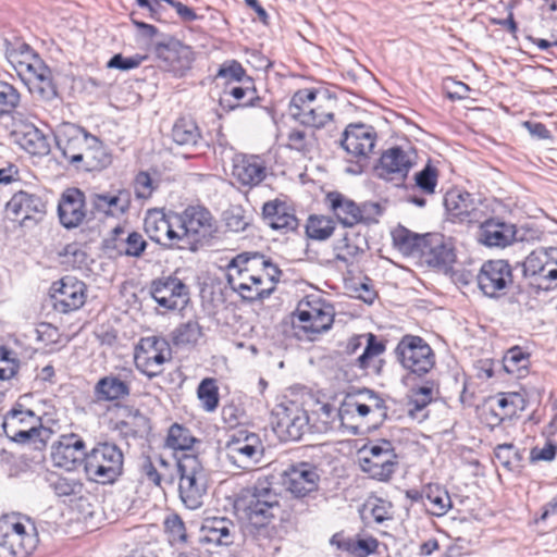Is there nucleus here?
I'll return each instance as SVG.
<instances>
[{
    "label": "nucleus",
    "mask_w": 557,
    "mask_h": 557,
    "mask_svg": "<svg viewBox=\"0 0 557 557\" xmlns=\"http://www.w3.org/2000/svg\"><path fill=\"white\" fill-rule=\"evenodd\" d=\"M171 358L172 350L168 341L149 336L140 339L135 354V363L143 373L151 379L162 372L161 367Z\"/></svg>",
    "instance_id": "15"
},
{
    "label": "nucleus",
    "mask_w": 557,
    "mask_h": 557,
    "mask_svg": "<svg viewBox=\"0 0 557 557\" xmlns=\"http://www.w3.org/2000/svg\"><path fill=\"white\" fill-rule=\"evenodd\" d=\"M197 396L206 412L215 411L220 403L216 381L212 377L203 379L197 387Z\"/></svg>",
    "instance_id": "48"
},
{
    "label": "nucleus",
    "mask_w": 557,
    "mask_h": 557,
    "mask_svg": "<svg viewBox=\"0 0 557 557\" xmlns=\"http://www.w3.org/2000/svg\"><path fill=\"white\" fill-rule=\"evenodd\" d=\"M164 528L172 544L185 543L187 541L186 528L178 515L173 513L166 517Z\"/></svg>",
    "instance_id": "61"
},
{
    "label": "nucleus",
    "mask_w": 557,
    "mask_h": 557,
    "mask_svg": "<svg viewBox=\"0 0 557 557\" xmlns=\"http://www.w3.org/2000/svg\"><path fill=\"white\" fill-rule=\"evenodd\" d=\"M5 210L12 220L25 223L40 219L45 214L46 205L36 194L20 190L8 201Z\"/></svg>",
    "instance_id": "28"
},
{
    "label": "nucleus",
    "mask_w": 557,
    "mask_h": 557,
    "mask_svg": "<svg viewBox=\"0 0 557 557\" xmlns=\"http://www.w3.org/2000/svg\"><path fill=\"white\" fill-rule=\"evenodd\" d=\"M335 310L333 305L319 296L310 295L301 299L296 308L295 318L297 327L304 332L308 339L331 329Z\"/></svg>",
    "instance_id": "6"
},
{
    "label": "nucleus",
    "mask_w": 557,
    "mask_h": 557,
    "mask_svg": "<svg viewBox=\"0 0 557 557\" xmlns=\"http://www.w3.org/2000/svg\"><path fill=\"white\" fill-rule=\"evenodd\" d=\"M529 366V354L515 346L507 350L503 358V367L507 373L520 375Z\"/></svg>",
    "instance_id": "53"
},
{
    "label": "nucleus",
    "mask_w": 557,
    "mask_h": 557,
    "mask_svg": "<svg viewBox=\"0 0 557 557\" xmlns=\"http://www.w3.org/2000/svg\"><path fill=\"white\" fill-rule=\"evenodd\" d=\"M18 368L14 352L8 347H0V380L11 379Z\"/></svg>",
    "instance_id": "64"
},
{
    "label": "nucleus",
    "mask_w": 557,
    "mask_h": 557,
    "mask_svg": "<svg viewBox=\"0 0 557 557\" xmlns=\"http://www.w3.org/2000/svg\"><path fill=\"white\" fill-rule=\"evenodd\" d=\"M201 336V327L197 321H187L178 325L173 332V342L175 345L196 344Z\"/></svg>",
    "instance_id": "56"
},
{
    "label": "nucleus",
    "mask_w": 557,
    "mask_h": 557,
    "mask_svg": "<svg viewBox=\"0 0 557 557\" xmlns=\"http://www.w3.org/2000/svg\"><path fill=\"white\" fill-rule=\"evenodd\" d=\"M154 53L166 71L180 76L189 70L194 62L191 48L173 37L156 42Z\"/></svg>",
    "instance_id": "19"
},
{
    "label": "nucleus",
    "mask_w": 557,
    "mask_h": 557,
    "mask_svg": "<svg viewBox=\"0 0 557 557\" xmlns=\"http://www.w3.org/2000/svg\"><path fill=\"white\" fill-rule=\"evenodd\" d=\"M426 500L432 505V513L441 517L444 516L451 507V499L446 490L440 485H428L424 488Z\"/></svg>",
    "instance_id": "49"
},
{
    "label": "nucleus",
    "mask_w": 557,
    "mask_h": 557,
    "mask_svg": "<svg viewBox=\"0 0 557 557\" xmlns=\"http://www.w3.org/2000/svg\"><path fill=\"white\" fill-rule=\"evenodd\" d=\"M377 135L371 125L367 124H349L341 139V147L352 158L356 163L347 168V172L351 174H360L363 169L362 161H366L373 151L376 144Z\"/></svg>",
    "instance_id": "12"
},
{
    "label": "nucleus",
    "mask_w": 557,
    "mask_h": 557,
    "mask_svg": "<svg viewBox=\"0 0 557 557\" xmlns=\"http://www.w3.org/2000/svg\"><path fill=\"white\" fill-rule=\"evenodd\" d=\"M278 504V494L270 479L258 478L248 488L245 511L249 523L256 528L264 527L274 517Z\"/></svg>",
    "instance_id": "10"
},
{
    "label": "nucleus",
    "mask_w": 557,
    "mask_h": 557,
    "mask_svg": "<svg viewBox=\"0 0 557 557\" xmlns=\"http://www.w3.org/2000/svg\"><path fill=\"white\" fill-rule=\"evenodd\" d=\"M150 294L157 304L166 310L182 309L189 301L188 286L175 275L153 280Z\"/></svg>",
    "instance_id": "17"
},
{
    "label": "nucleus",
    "mask_w": 557,
    "mask_h": 557,
    "mask_svg": "<svg viewBox=\"0 0 557 557\" xmlns=\"http://www.w3.org/2000/svg\"><path fill=\"white\" fill-rule=\"evenodd\" d=\"M317 101V91L313 89H300L296 91L289 102V114L297 120L296 113L305 112Z\"/></svg>",
    "instance_id": "58"
},
{
    "label": "nucleus",
    "mask_w": 557,
    "mask_h": 557,
    "mask_svg": "<svg viewBox=\"0 0 557 557\" xmlns=\"http://www.w3.org/2000/svg\"><path fill=\"white\" fill-rule=\"evenodd\" d=\"M113 248L119 255L139 258L147 248V242L137 232H126L123 227L116 226L112 231L110 239Z\"/></svg>",
    "instance_id": "38"
},
{
    "label": "nucleus",
    "mask_w": 557,
    "mask_h": 557,
    "mask_svg": "<svg viewBox=\"0 0 557 557\" xmlns=\"http://www.w3.org/2000/svg\"><path fill=\"white\" fill-rule=\"evenodd\" d=\"M338 418L342 423L348 419L368 420L374 425L387 418L385 399L369 388L358 389L345 396L338 408Z\"/></svg>",
    "instance_id": "4"
},
{
    "label": "nucleus",
    "mask_w": 557,
    "mask_h": 557,
    "mask_svg": "<svg viewBox=\"0 0 557 557\" xmlns=\"http://www.w3.org/2000/svg\"><path fill=\"white\" fill-rule=\"evenodd\" d=\"M86 205V196L81 189H65L58 205L60 223L69 230L79 226L87 216Z\"/></svg>",
    "instance_id": "26"
},
{
    "label": "nucleus",
    "mask_w": 557,
    "mask_h": 557,
    "mask_svg": "<svg viewBox=\"0 0 557 557\" xmlns=\"http://www.w3.org/2000/svg\"><path fill=\"white\" fill-rule=\"evenodd\" d=\"M225 96L233 97L234 100L237 101L236 104H230L231 110H235L240 107H250L253 106V101L258 100L259 97L256 95L257 91L252 86V81L247 77L244 82L243 86H233L228 90H225Z\"/></svg>",
    "instance_id": "50"
},
{
    "label": "nucleus",
    "mask_w": 557,
    "mask_h": 557,
    "mask_svg": "<svg viewBox=\"0 0 557 557\" xmlns=\"http://www.w3.org/2000/svg\"><path fill=\"white\" fill-rule=\"evenodd\" d=\"M173 219L174 216L166 215L162 210H149L144 221L145 232L151 240L160 245L184 249L183 236L175 230Z\"/></svg>",
    "instance_id": "20"
},
{
    "label": "nucleus",
    "mask_w": 557,
    "mask_h": 557,
    "mask_svg": "<svg viewBox=\"0 0 557 557\" xmlns=\"http://www.w3.org/2000/svg\"><path fill=\"white\" fill-rule=\"evenodd\" d=\"M262 214L265 222L273 230L289 232L298 227V219L294 213V209L278 199L265 202L262 208Z\"/></svg>",
    "instance_id": "34"
},
{
    "label": "nucleus",
    "mask_w": 557,
    "mask_h": 557,
    "mask_svg": "<svg viewBox=\"0 0 557 557\" xmlns=\"http://www.w3.org/2000/svg\"><path fill=\"white\" fill-rule=\"evenodd\" d=\"M413 165L411 151L395 146L383 151L374 170L377 177L389 182H403Z\"/></svg>",
    "instance_id": "21"
},
{
    "label": "nucleus",
    "mask_w": 557,
    "mask_h": 557,
    "mask_svg": "<svg viewBox=\"0 0 557 557\" xmlns=\"http://www.w3.org/2000/svg\"><path fill=\"white\" fill-rule=\"evenodd\" d=\"M29 395H23L4 416L3 431L8 437L17 443L35 440L46 432L41 419L32 409L26 407Z\"/></svg>",
    "instance_id": "8"
},
{
    "label": "nucleus",
    "mask_w": 557,
    "mask_h": 557,
    "mask_svg": "<svg viewBox=\"0 0 557 557\" xmlns=\"http://www.w3.org/2000/svg\"><path fill=\"white\" fill-rule=\"evenodd\" d=\"M517 239V227L512 223L492 218L480 225L479 240L486 247L505 248Z\"/></svg>",
    "instance_id": "29"
},
{
    "label": "nucleus",
    "mask_w": 557,
    "mask_h": 557,
    "mask_svg": "<svg viewBox=\"0 0 557 557\" xmlns=\"http://www.w3.org/2000/svg\"><path fill=\"white\" fill-rule=\"evenodd\" d=\"M416 185L424 194L432 195L437 185V171L434 166L428 164L423 170L418 172L414 176Z\"/></svg>",
    "instance_id": "62"
},
{
    "label": "nucleus",
    "mask_w": 557,
    "mask_h": 557,
    "mask_svg": "<svg viewBox=\"0 0 557 557\" xmlns=\"http://www.w3.org/2000/svg\"><path fill=\"white\" fill-rule=\"evenodd\" d=\"M300 124L312 128H322L333 120V112L325 110L322 104L313 103L305 112L296 113Z\"/></svg>",
    "instance_id": "45"
},
{
    "label": "nucleus",
    "mask_w": 557,
    "mask_h": 557,
    "mask_svg": "<svg viewBox=\"0 0 557 557\" xmlns=\"http://www.w3.org/2000/svg\"><path fill=\"white\" fill-rule=\"evenodd\" d=\"M420 258L430 267L448 269L456 260L451 239L442 234H426Z\"/></svg>",
    "instance_id": "27"
},
{
    "label": "nucleus",
    "mask_w": 557,
    "mask_h": 557,
    "mask_svg": "<svg viewBox=\"0 0 557 557\" xmlns=\"http://www.w3.org/2000/svg\"><path fill=\"white\" fill-rule=\"evenodd\" d=\"M51 304L55 311L70 313L86 301V285L73 276H64L51 287Z\"/></svg>",
    "instance_id": "18"
},
{
    "label": "nucleus",
    "mask_w": 557,
    "mask_h": 557,
    "mask_svg": "<svg viewBox=\"0 0 557 557\" xmlns=\"http://www.w3.org/2000/svg\"><path fill=\"white\" fill-rule=\"evenodd\" d=\"M112 162V157L103 143L96 136L90 134L88 143L85 146L82 161L77 169L85 171H100L109 166Z\"/></svg>",
    "instance_id": "36"
},
{
    "label": "nucleus",
    "mask_w": 557,
    "mask_h": 557,
    "mask_svg": "<svg viewBox=\"0 0 557 557\" xmlns=\"http://www.w3.org/2000/svg\"><path fill=\"white\" fill-rule=\"evenodd\" d=\"M21 95L11 84L0 81V117L11 114L20 104Z\"/></svg>",
    "instance_id": "54"
},
{
    "label": "nucleus",
    "mask_w": 557,
    "mask_h": 557,
    "mask_svg": "<svg viewBox=\"0 0 557 557\" xmlns=\"http://www.w3.org/2000/svg\"><path fill=\"white\" fill-rule=\"evenodd\" d=\"M395 245L400 251L410 256H421L422 248L426 242V235L413 234L401 227L393 233Z\"/></svg>",
    "instance_id": "44"
},
{
    "label": "nucleus",
    "mask_w": 557,
    "mask_h": 557,
    "mask_svg": "<svg viewBox=\"0 0 557 557\" xmlns=\"http://www.w3.org/2000/svg\"><path fill=\"white\" fill-rule=\"evenodd\" d=\"M318 421L311 422V431L314 433H326L334 428V421L338 418V409L325 404L314 412Z\"/></svg>",
    "instance_id": "57"
},
{
    "label": "nucleus",
    "mask_w": 557,
    "mask_h": 557,
    "mask_svg": "<svg viewBox=\"0 0 557 557\" xmlns=\"http://www.w3.org/2000/svg\"><path fill=\"white\" fill-rule=\"evenodd\" d=\"M89 137L90 134L83 127L65 123L59 128L55 143L62 156L77 169Z\"/></svg>",
    "instance_id": "24"
},
{
    "label": "nucleus",
    "mask_w": 557,
    "mask_h": 557,
    "mask_svg": "<svg viewBox=\"0 0 557 557\" xmlns=\"http://www.w3.org/2000/svg\"><path fill=\"white\" fill-rule=\"evenodd\" d=\"M201 541L219 546H230L236 536V525L223 517H213L205 520L201 527Z\"/></svg>",
    "instance_id": "33"
},
{
    "label": "nucleus",
    "mask_w": 557,
    "mask_h": 557,
    "mask_svg": "<svg viewBox=\"0 0 557 557\" xmlns=\"http://www.w3.org/2000/svg\"><path fill=\"white\" fill-rule=\"evenodd\" d=\"M397 361L410 375L421 377L435 366V354L420 336L407 334L395 348Z\"/></svg>",
    "instance_id": "7"
},
{
    "label": "nucleus",
    "mask_w": 557,
    "mask_h": 557,
    "mask_svg": "<svg viewBox=\"0 0 557 557\" xmlns=\"http://www.w3.org/2000/svg\"><path fill=\"white\" fill-rule=\"evenodd\" d=\"M444 205L453 219L469 224L478 222L475 200L470 193L460 189H451L446 193Z\"/></svg>",
    "instance_id": "32"
},
{
    "label": "nucleus",
    "mask_w": 557,
    "mask_h": 557,
    "mask_svg": "<svg viewBox=\"0 0 557 557\" xmlns=\"http://www.w3.org/2000/svg\"><path fill=\"white\" fill-rule=\"evenodd\" d=\"M20 146L34 156H46L50 151V144L46 135L33 124L24 125L16 133Z\"/></svg>",
    "instance_id": "41"
},
{
    "label": "nucleus",
    "mask_w": 557,
    "mask_h": 557,
    "mask_svg": "<svg viewBox=\"0 0 557 557\" xmlns=\"http://www.w3.org/2000/svg\"><path fill=\"white\" fill-rule=\"evenodd\" d=\"M38 536L29 518L17 513L0 518V546L15 557H27L36 548Z\"/></svg>",
    "instance_id": "3"
},
{
    "label": "nucleus",
    "mask_w": 557,
    "mask_h": 557,
    "mask_svg": "<svg viewBox=\"0 0 557 557\" xmlns=\"http://www.w3.org/2000/svg\"><path fill=\"white\" fill-rule=\"evenodd\" d=\"M549 259H557V248L540 249L531 252L523 262L524 274L539 277L543 264Z\"/></svg>",
    "instance_id": "52"
},
{
    "label": "nucleus",
    "mask_w": 557,
    "mask_h": 557,
    "mask_svg": "<svg viewBox=\"0 0 557 557\" xmlns=\"http://www.w3.org/2000/svg\"><path fill=\"white\" fill-rule=\"evenodd\" d=\"M178 493L184 506L195 510L202 506L208 487V475L199 458L183 454L177 460Z\"/></svg>",
    "instance_id": "2"
},
{
    "label": "nucleus",
    "mask_w": 557,
    "mask_h": 557,
    "mask_svg": "<svg viewBox=\"0 0 557 557\" xmlns=\"http://www.w3.org/2000/svg\"><path fill=\"white\" fill-rule=\"evenodd\" d=\"M335 231V222L325 215H310L306 224V234L314 240H325Z\"/></svg>",
    "instance_id": "46"
},
{
    "label": "nucleus",
    "mask_w": 557,
    "mask_h": 557,
    "mask_svg": "<svg viewBox=\"0 0 557 557\" xmlns=\"http://www.w3.org/2000/svg\"><path fill=\"white\" fill-rule=\"evenodd\" d=\"M327 208L336 216L337 221L347 227L358 224V203L339 191H330L325 196Z\"/></svg>",
    "instance_id": "37"
},
{
    "label": "nucleus",
    "mask_w": 557,
    "mask_h": 557,
    "mask_svg": "<svg viewBox=\"0 0 557 557\" xmlns=\"http://www.w3.org/2000/svg\"><path fill=\"white\" fill-rule=\"evenodd\" d=\"M36 53L25 42L10 44L5 40V58L15 67L22 61H28Z\"/></svg>",
    "instance_id": "59"
},
{
    "label": "nucleus",
    "mask_w": 557,
    "mask_h": 557,
    "mask_svg": "<svg viewBox=\"0 0 557 557\" xmlns=\"http://www.w3.org/2000/svg\"><path fill=\"white\" fill-rule=\"evenodd\" d=\"M171 137L181 147L194 148L202 143V135L196 121L190 117L177 119L172 127Z\"/></svg>",
    "instance_id": "40"
},
{
    "label": "nucleus",
    "mask_w": 557,
    "mask_h": 557,
    "mask_svg": "<svg viewBox=\"0 0 557 557\" xmlns=\"http://www.w3.org/2000/svg\"><path fill=\"white\" fill-rule=\"evenodd\" d=\"M177 225L181 230L182 244L184 246L193 242L208 240L212 238L218 231L216 221L211 212L201 206L187 207Z\"/></svg>",
    "instance_id": "13"
},
{
    "label": "nucleus",
    "mask_w": 557,
    "mask_h": 557,
    "mask_svg": "<svg viewBox=\"0 0 557 557\" xmlns=\"http://www.w3.org/2000/svg\"><path fill=\"white\" fill-rule=\"evenodd\" d=\"M190 431L177 423H174L168 432L166 446L175 450H188L195 443Z\"/></svg>",
    "instance_id": "51"
},
{
    "label": "nucleus",
    "mask_w": 557,
    "mask_h": 557,
    "mask_svg": "<svg viewBox=\"0 0 557 557\" xmlns=\"http://www.w3.org/2000/svg\"><path fill=\"white\" fill-rule=\"evenodd\" d=\"M263 444L256 433L239 431L226 445V457L236 467L248 470L263 456Z\"/></svg>",
    "instance_id": "16"
},
{
    "label": "nucleus",
    "mask_w": 557,
    "mask_h": 557,
    "mask_svg": "<svg viewBox=\"0 0 557 557\" xmlns=\"http://www.w3.org/2000/svg\"><path fill=\"white\" fill-rule=\"evenodd\" d=\"M135 374L131 369H123L116 374H108L98 380L94 395L98 401H120L131 395Z\"/></svg>",
    "instance_id": "23"
},
{
    "label": "nucleus",
    "mask_w": 557,
    "mask_h": 557,
    "mask_svg": "<svg viewBox=\"0 0 557 557\" xmlns=\"http://www.w3.org/2000/svg\"><path fill=\"white\" fill-rule=\"evenodd\" d=\"M232 174L243 186H258L267 177L265 162L256 154H237L233 160Z\"/></svg>",
    "instance_id": "30"
},
{
    "label": "nucleus",
    "mask_w": 557,
    "mask_h": 557,
    "mask_svg": "<svg viewBox=\"0 0 557 557\" xmlns=\"http://www.w3.org/2000/svg\"><path fill=\"white\" fill-rule=\"evenodd\" d=\"M85 442L77 434L61 435L51 446V459L55 467L73 471L85 458Z\"/></svg>",
    "instance_id": "25"
},
{
    "label": "nucleus",
    "mask_w": 557,
    "mask_h": 557,
    "mask_svg": "<svg viewBox=\"0 0 557 557\" xmlns=\"http://www.w3.org/2000/svg\"><path fill=\"white\" fill-rule=\"evenodd\" d=\"M32 95L38 100L51 101L57 97V88L52 82V74L47 66V72L40 71L25 84Z\"/></svg>",
    "instance_id": "43"
},
{
    "label": "nucleus",
    "mask_w": 557,
    "mask_h": 557,
    "mask_svg": "<svg viewBox=\"0 0 557 557\" xmlns=\"http://www.w3.org/2000/svg\"><path fill=\"white\" fill-rule=\"evenodd\" d=\"M91 207L90 213H102L104 215L117 216L124 214L131 206V193L126 189H119L116 193L91 194L88 198Z\"/></svg>",
    "instance_id": "31"
},
{
    "label": "nucleus",
    "mask_w": 557,
    "mask_h": 557,
    "mask_svg": "<svg viewBox=\"0 0 557 557\" xmlns=\"http://www.w3.org/2000/svg\"><path fill=\"white\" fill-rule=\"evenodd\" d=\"M272 426L282 441H299L311 431V418L297 403H281L272 411Z\"/></svg>",
    "instance_id": "11"
},
{
    "label": "nucleus",
    "mask_w": 557,
    "mask_h": 557,
    "mask_svg": "<svg viewBox=\"0 0 557 557\" xmlns=\"http://www.w3.org/2000/svg\"><path fill=\"white\" fill-rule=\"evenodd\" d=\"M478 286L484 296L499 298L513 283L512 268L503 259L485 261L478 275Z\"/></svg>",
    "instance_id": "14"
},
{
    "label": "nucleus",
    "mask_w": 557,
    "mask_h": 557,
    "mask_svg": "<svg viewBox=\"0 0 557 557\" xmlns=\"http://www.w3.org/2000/svg\"><path fill=\"white\" fill-rule=\"evenodd\" d=\"M367 249L366 237L354 231L346 232L334 244L335 259L347 265L358 261Z\"/></svg>",
    "instance_id": "35"
},
{
    "label": "nucleus",
    "mask_w": 557,
    "mask_h": 557,
    "mask_svg": "<svg viewBox=\"0 0 557 557\" xmlns=\"http://www.w3.org/2000/svg\"><path fill=\"white\" fill-rule=\"evenodd\" d=\"M367 345L363 352L357 358L356 364L367 374H380L384 361L381 356L385 351V344L372 334L367 335Z\"/></svg>",
    "instance_id": "39"
},
{
    "label": "nucleus",
    "mask_w": 557,
    "mask_h": 557,
    "mask_svg": "<svg viewBox=\"0 0 557 557\" xmlns=\"http://www.w3.org/2000/svg\"><path fill=\"white\" fill-rule=\"evenodd\" d=\"M124 455L121 448L110 442H99L83 458L88 480L99 484H112L123 473Z\"/></svg>",
    "instance_id": "1"
},
{
    "label": "nucleus",
    "mask_w": 557,
    "mask_h": 557,
    "mask_svg": "<svg viewBox=\"0 0 557 557\" xmlns=\"http://www.w3.org/2000/svg\"><path fill=\"white\" fill-rule=\"evenodd\" d=\"M250 263L251 271L262 270L264 272L268 285L263 286V289L271 288L272 294L275 289L276 283L280 281L282 271L269 258L259 252H252V260Z\"/></svg>",
    "instance_id": "47"
},
{
    "label": "nucleus",
    "mask_w": 557,
    "mask_h": 557,
    "mask_svg": "<svg viewBox=\"0 0 557 557\" xmlns=\"http://www.w3.org/2000/svg\"><path fill=\"white\" fill-rule=\"evenodd\" d=\"M252 252H243L227 264V283L230 287L248 301L264 299L271 295V288L263 289L257 270H250Z\"/></svg>",
    "instance_id": "5"
},
{
    "label": "nucleus",
    "mask_w": 557,
    "mask_h": 557,
    "mask_svg": "<svg viewBox=\"0 0 557 557\" xmlns=\"http://www.w3.org/2000/svg\"><path fill=\"white\" fill-rule=\"evenodd\" d=\"M527 401L522 394L510 392L499 393L492 400V411L500 420L510 419L525 409Z\"/></svg>",
    "instance_id": "42"
},
{
    "label": "nucleus",
    "mask_w": 557,
    "mask_h": 557,
    "mask_svg": "<svg viewBox=\"0 0 557 557\" xmlns=\"http://www.w3.org/2000/svg\"><path fill=\"white\" fill-rule=\"evenodd\" d=\"M359 465L370 478L386 482L395 473L398 461L391 441L369 443L360 449Z\"/></svg>",
    "instance_id": "9"
},
{
    "label": "nucleus",
    "mask_w": 557,
    "mask_h": 557,
    "mask_svg": "<svg viewBox=\"0 0 557 557\" xmlns=\"http://www.w3.org/2000/svg\"><path fill=\"white\" fill-rule=\"evenodd\" d=\"M319 481L320 474L317 467L309 462L293 465L282 474L283 486L295 497H305L315 492Z\"/></svg>",
    "instance_id": "22"
},
{
    "label": "nucleus",
    "mask_w": 557,
    "mask_h": 557,
    "mask_svg": "<svg viewBox=\"0 0 557 557\" xmlns=\"http://www.w3.org/2000/svg\"><path fill=\"white\" fill-rule=\"evenodd\" d=\"M383 214V207L379 202L367 201L358 205V224L371 225L379 222Z\"/></svg>",
    "instance_id": "63"
},
{
    "label": "nucleus",
    "mask_w": 557,
    "mask_h": 557,
    "mask_svg": "<svg viewBox=\"0 0 557 557\" xmlns=\"http://www.w3.org/2000/svg\"><path fill=\"white\" fill-rule=\"evenodd\" d=\"M314 140V133L294 128L290 129L287 135V147L302 154H307L312 150Z\"/></svg>",
    "instance_id": "55"
},
{
    "label": "nucleus",
    "mask_w": 557,
    "mask_h": 557,
    "mask_svg": "<svg viewBox=\"0 0 557 557\" xmlns=\"http://www.w3.org/2000/svg\"><path fill=\"white\" fill-rule=\"evenodd\" d=\"M13 69L16 71L17 75L24 84L28 82V78L30 79L40 71L47 72V65L44 63V61L39 58L37 53L29 58L28 61H22L18 65H16Z\"/></svg>",
    "instance_id": "60"
}]
</instances>
